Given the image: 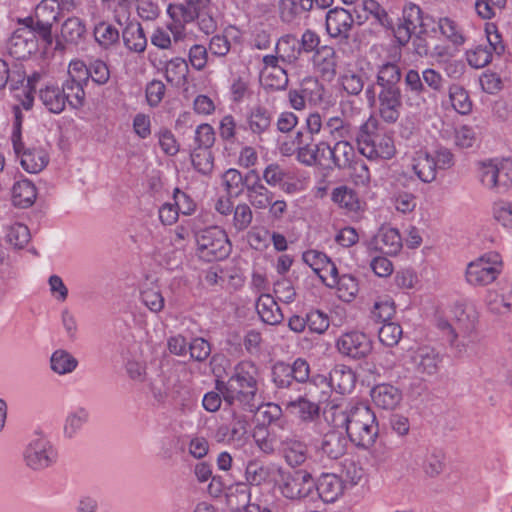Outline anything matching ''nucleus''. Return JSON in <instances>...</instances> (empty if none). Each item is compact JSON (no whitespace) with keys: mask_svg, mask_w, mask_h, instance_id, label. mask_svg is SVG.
<instances>
[{"mask_svg":"<svg viewBox=\"0 0 512 512\" xmlns=\"http://www.w3.org/2000/svg\"><path fill=\"white\" fill-rule=\"evenodd\" d=\"M338 351L352 359H362L372 351V342L368 336L359 331L343 333L336 343Z\"/></svg>","mask_w":512,"mask_h":512,"instance_id":"obj_16","label":"nucleus"},{"mask_svg":"<svg viewBox=\"0 0 512 512\" xmlns=\"http://www.w3.org/2000/svg\"><path fill=\"white\" fill-rule=\"evenodd\" d=\"M250 175H253V179L251 182H246L248 204L255 210H266L275 193L261 181L257 170L251 169Z\"/></svg>","mask_w":512,"mask_h":512,"instance_id":"obj_19","label":"nucleus"},{"mask_svg":"<svg viewBox=\"0 0 512 512\" xmlns=\"http://www.w3.org/2000/svg\"><path fill=\"white\" fill-rule=\"evenodd\" d=\"M275 487L289 500H300L310 496L315 488L312 475L305 470L290 472L280 467L275 478Z\"/></svg>","mask_w":512,"mask_h":512,"instance_id":"obj_9","label":"nucleus"},{"mask_svg":"<svg viewBox=\"0 0 512 512\" xmlns=\"http://www.w3.org/2000/svg\"><path fill=\"white\" fill-rule=\"evenodd\" d=\"M38 97L47 111L62 113L66 106L77 109L84 104L85 91L79 79L67 78L62 85L48 82L38 91Z\"/></svg>","mask_w":512,"mask_h":512,"instance_id":"obj_4","label":"nucleus"},{"mask_svg":"<svg viewBox=\"0 0 512 512\" xmlns=\"http://www.w3.org/2000/svg\"><path fill=\"white\" fill-rule=\"evenodd\" d=\"M449 99L452 107L460 114L466 115L472 109V102L470 101L467 91L458 84H453L449 87Z\"/></svg>","mask_w":512,"mask_h":512,"instance_id":"obj_48","label":"nucleus"},{"mask_svg":"<svg viewBox=\"0 0 512 512\" xmlns=\"http://www.w3.org/2000/svg\"><path fill=\"white\" fill-rule=\"evenodd\" d=\"M85 23L78 17H69L61 26V38L68 44L78 45L86 38Z\"/></svg>","mask_w":512,"mask_h":512,"instance_id":"obj_38","label":"nucleus"},{"mask_svg":"<svg viewBox=\"0 0 512 512\" xmlns=\"http://www.w3.org/2000/svg\"><path fill=\"white\" fill-rule=\"evenodd\" d=\"M215 132L210 124L204 123L199 125L195 130L194 149H208L214 145Z\"/></svg>","mask_w":512,"mask_h":512,"instance_id":"obj_62","label":"nucleus"},{"mask_svg":"<svg viewBox=\"0 0 512 512\" xmlns=\"http://www.w3.org/2000/svg\"><path fill=\"white\" fill-rule=\"evenodd\" d=\"M278 450L291 467L301 466L308 459L307 445L293 437L279 438Z\"/></svg>","mask_w":512,"mask_h":512,"instance_id":"obj_24","label":"nucleus"},{"mask_svg":"<svg viewBox=\"0 0 512 512\" xmlns=\"http://www.w3.org/2000/svg\"><path fill=\"white\" fill-rule=\"evenodd\" d=\"M350 140L351 139L336 141L333 146L329 144L327 155L334 167L346 169L352 166V163L355 161L356 152Z\"/></svg>","mask_w":512,"mask_h":512,"instance_id":"obj_30","label":"nucleus"},{"mask_svg":"<svg viewBox=\"0 0 512 512\" xmlns=\"http://www.w3.org/2000/svg\"><path fill=\"white\" fill-rule=\"evenodd\" d=\"M258 368L251 361H243L234 368V373L227 381L217 380L215 389L222 396L225 406H239L254 413L260 407L258 399Z\"/></svg>","mask_w":512,"mask_h":512,"instance_id":"obj_2","label":"nucleus"},{"mask_svg":"<svg viewBox=\"0 0 512 512\" xmlns=\"http://www.w3.org/2000/svg\"><path fill=\"white\" fill-rule=\"evenodd\" d=\"M303 260L317 275H320L323 269H328L331 273H336V265L323 252L308 250L303 253Z\"/></svg>","mask_w":512,"mask_h":512,"instance_id":"obj_45","label":"nucleus"},{"mask_svg":"<svg viewBox=\"0 0 512 512\" xmlns=\"http://www.w3.org/2000/svg\"><path fill=\"white\" fill-rule=\"evenodd\" d=\"M48 155L42 149L31 148L21 154V166L28 173H39L48 164Z\"/></svg>","mask_w":512,"mask_h":512,"instance_id":"obj_40","label":"nucleus"},{"mask_svg":"<svg viewBox=\"0 0 512 512\" xmlns=\"http://www.w3.org/2000/svg\"><path fill=\"white\" fill-rule=\"evenodd\" d=\"M424 29L423 12L420 6L412 2L406 3L402 9L397 26L393 30L399 46H406L414 33Z\"/></svg>","mask_w":512,"mask_h":512,"instance_id":"obj_14","label":"nucleus"},{"mask_svg":"<svg viewBox=\"0 0 512 512\" xmlns=\"http://www.w3.org/2000/svg\"><path fill=\"white\" fill-rule=\"evenodd\" d=\"M371 314L375 320L386 323L395 314L394 302L388 297L379 299L374 303Z\"/></svg>","mask_w":512,"mask_h":512,"instance_id":"obj_63","label":"nucleus"},{"mask_svg":"<svg viewBox=\"0 0 512 512\" xmlns=\"http://www.w3.org/2000/svg\"><path fill=\"white\" fill-rule=\"evenodd\" d=\"M193 167L203 175H208L214 167V158L211 150L193 149L191 153Z\"/></svg>","mask_w":512,"mask_h":512,"instance_id":"obj_54","label":"nucleus"},{"mask_svg":"<svg viewBox=\"0 0 512 512\" xmlns=\"http://www.w3.org/2000/svg\"><path fill=\"white\" fill-rule=\"evenodd\" d=\"M122 39L125 47L134 53H142L147 46V38L140 23H128L122 32Z\"/></svg>","mask_w":512,"mask_h":512,"instance_id":"obj_33","label":"nucleus"},{"mask_svg":"<svg viewBox=\"0 0 512 512\" xmlns=\"http://www.w3.org/2000/svg\"><path fill=\"white\" fill-rule=\"evenodd\" d=\"M253 175H250V171L243 176L237 169H228L222 176L223 185L229 195L238 196L242 187L246 189V182H251Z\"/></svg>","mask_w":512,"mask_h":512,"instance_id":"obj_44","label":"nucleus"},{"mask_svg":"<svg viewBox=\"0 0 512 512\" xmlns=\"http://www.w3.org/2000/svg\"><path fill=\"white\" fill-rule=\"evenodd\" d=\"M37 198V189L28 179H22L14 183L12 187V202L16 207H31Z\"/></svg>","mask_w":512,"mask_h":512,"instance_id":"obj_35","label":"nucleus"},{"mask_svg":"<svg viewBox=\"0 0 512 512\" xmlns=\"http://www.w3.org/2000/svg\"><path fill=\"white\" fill-rule=\"evenodd\" d=\"M275 53L281 58L282 64H293L301 54L300 42L294 35H284L277 41Z\"/></svg>","mask_w":512,"mask_h":512,"instance_id":"obj_36","label":"nucleus"},{"mask_svg":"<svg viewBox=\"0 0 512 512\" xmlns=\"http://www.w3.org/2000/svg\"><path fill=\"white\" fill-rule=\"evenodd\" d=\"M312 136H303L300 151L297 154V161L308 167L322 165L323 160L327 159L329 150L328 142L313 143Z\"/></svg>","mask_w":512,"mask_h":512,"instance_id":"obj_22","label":"nucleus"},{"mask_svg":"<svg viewBox=\"0 0 512 512\" xmlns=\"http://www.w3.org/2000/svg\"><path fill=\"white\" fill-rule=\"evenodd\" d=\"M222 420L223 423L215 432L217 442L227 444L243 442L249 426L246 415L240 412L235 405L225 406Z\"/></svg>","mask_w":512,"mask_h":512,"instance_id":"obj_11","label":"nucleus"},{"mask_svg":"<svg viewBox=\"0 0 512 512\" xmlns=\"http://www.w3.org/2000/svg\"><path fill=\"white\" fill-rule=\"evenodd\" d=\"M330 386L340 394L350 393L356 383V375L354 371L344 365H335L329 373Z\"/></svg>","mask_w":512,"mask_h":512,"instance_id":"obj_31","label":"nucleus"},{"mask_svg":"<svg viewBox=\"0 0 512 512\" xmlns=\"http://www.w3.org/2000/svg\"><path fill=\"white\" fill-rule=\"evenodd\" d=\"M315 488L324 502L333 503L343 494L344 484L336 474L323 473L315 484Z\"/></svg>","mask_w":512,"mask_h":512,"instance_id":"obj_27","label":"nucleus"},{"mask_svg":"<svg viewBox=\"0 0 512 512\" xmlns=\"http://www.w3.org/2000/svg\"><path fill=\"white\" fill-rule=\"evenodd\" d=\"M353 24L352 14L344 8L336 7L326 14V30L332 38L347 39Z\"/></svg>","mask_w":512,"mask_h":512,"instance_id":"obj_21","label":"nucleus"},{"mask_svg":"<svg viewBox=\"0 0 512 512\" xmlns=\"http://www.w3.org/2000/svg\"><path fill=\"white\" fill-rule=\"evenodd\" d=\"M89 413L84 408H78L77 410L68 414L65 419L63 433L66 438H74L83 425L88 421Z\"/></svg>","mask_w":512,"mask_h":512,"instance_id":"obj_46","label":"nucleus"},{"mask_svg":"<svg viewBox=\"0 0 512 512\" xmlns=\"http://www.w3.org/2000/svg\"><path fill=\"white\" fill-rule=\"evenodd\" d=\"M198 256L207 262L223 260L231 252V244L224 230L217 226L206 228L196 236Z\"/></svg>","mask_w":512,"mask_h":512,"instance_id":"obj_8","label":"nucleus"},{"mask_svg":"<svg viewBox=\"0 0 512 512\" xmlns=\"http://www.w3.org/2000/svg\"><path fill=\"white\" fill-rule=\"evenodd\" d=\"M278 470L280 466L276 465H264L258 461H249L246 470L245 477L249 484L254 486H260L269 481L275 483V478L278 476Z\"/></svg>","mask_w":512,"mask_h":512,"instance_id":"obj_28","label":"nucleus"},{"mask_svg":"<svg viewBox=\"0 0 512 512\" xmlns=\"http://www.w3.org/2000/svg\"><path fill=\"white\" fill-rule=\"evenodd\" d=\"M300 91L310 102L316 103L322 100L324 88L316 78L305 77L301 82Z\"/></svg>","mask_w":512,"mask_h":512,"instance_id":"obj_64","label":"nucleus"},{"mask_svg":"<svg viewBox=\"0 0 512 512\" xmlns=\"http://www.w3.org/2000/svg\"><path fill=\"white\" fill-rule=\"evenodd\" d=\"M376 249L383 254L394 256L402 249V238L397 229L382 227L375 237Z\"/></svg>","mask_w":512,"mask_h":512,"instance_id":"obj_32","label":"nucleus"},{"mask_svg":"<svg viewBox=\"0 0 512 512\" xmlns=\"http://www.w3.org/2000/svg\"><path fill=\"white\" fill-rule=\"evenodd\" d=\"M7 241L16 248H23L30 240L28 227L21 223H14L7 229Z\"/></svg>","mask_w":512,"mask_h":512,"instance_id":"obj_60","label":"nucleus"},{"mask_svg":"<svg viewBox=\"0 0 512 512\" xmlns=\"http://www.w3.org/2000/svg\"><path fill=\"white\" fill-rule=\"evenodd\" d=\"M438 28L441 34L454 45H462L465 38L459 25L448 17L440 18Z\"/></svg>","mask_w":512,"mask_h":512,"instance_id":"obj_55","label":"nucleus"},{"mask_svg":"<svg viewBox=\"0 0 512 512\" xmlns=\"http://www.w3.org/2000/svg\"><path fill=\"white\" fill-rule=\"evenodd\" d=\"M377 121L372 117L360 122L357 134L359 152L368 159H391L396 153L392 136L376 130Z\"/></svg>","mask_w":512,"mask_h":512,"instance_id":"obj_6","label":"nucleus"},{"mask_svg":"<svg viewBox=\"0 0 512 512\" xmlns=\"http://www.w3.org/2000/svg\"><path fill=\"white\" fill-rule=\"evenodd\" d=\"M348 448L347 435L339 430L331 429L324 434L320 451L331 460H337L346 454Z\"/></svg>","mask_w":512,"mask_h":512,"instance_id":"obj_25","label":"nucleus"},{"mask_svg":"<svg viewBox=\"0 0 512 512\" xmlns=\"http://www.w3.org/2000/svg\"><path fill=\"white\" fill-rule=\"evenodd\" d=\"M50 366L56 374L65 375L77 368L78 360L68 351L58 349L53 352L50 358Z\"/></svg>","mask_w":512,"mask_h":512,"instance_id":"obj_42","label":"nucleus"},{"mask_svg":"<svg viewBox=\"0 0 512 512\" xmlns=\"http://www.w3.org/2000/svg\"><path fill=\"white\" fill-rule=\"evenodd\" d=\"M256 310L261 320L270 325L279 324L284 318L277 302L269 294H262L258 298Z\"/></svg>","mask_w":512,"mask_h":512,"instance_id":"obj_34","label":"nucleus"},{"mask_svg":"<svg viewBox=\"0 0 512 512\" xmlns=\"http://www.w3.org/2000/svg\"><path fill=\"white\" fill-rule=\"evenodd\" d=\"M358 114L360 111L348 114L341 105L339 115H332L324 119L318 112L310 113L306 118V127L311 135H317L323 130L329 138L335 141L357 139V134L360 131V123L356 120Z\"/></svg>","mask_w":512,"mask_h":512,"instance_id":"obj_5","label":"nucleus"},{"mask_svg":"<svg viewBox=\"0 0 512 512\" xmlns=\"http://www.w3.org/2000/svg\"><path fill=\"white\" fill-rule=\"evenodd\" d=\"M304 390V394L299 395L295 399H292L291 397L287 398L284 393L282 395V403L291 411V413L297 415L301 421L313 422L318 419L320 415V407L318 404L319 399H317L315 395L317 387L314 383H308L304 386Z\"/></svg>","mask_w":512,"mask_h":512,"instance_id":"obj_12","label":"nucleus"},{"mask_svg":"<svg viewBox=\"0 0 512 512\" xmlns=\"http://www.w3.org/2000/svg\"><path fill=\"white\" fill-rule=\"evenodd\" d=\"M7 49L9 54L18 60L30 56L37 50V40L33 30L28 28L17 29L10 37Z\"/></svg>","mask_w":512,"mask_h":512,"instance_id":"obj_20","label":"nucleus"},{"mask_svg":"<svg viewBox=\"0 0 512 512\" xmlns=\"http://www.w3.org/2000/svg\"><path fill=\"white\" fill-rule=\"evenodd\" d=\"M494 55L495 53L484 43H480L467 50L466 60L471 67L480 69L487 66L493 60Z\"/></svg>","mask_w":512,"mask_h":512,"instance_id":"obj_47","label":"nucleus"},{"mask_svg":"<svg viewBox=\"0 0 512 512\" xmlns=\"http://www.w3.org/2000/svg\"><path fill=\"white\" fill-rule=\"evenodd\" d=\"M287 176L286 170L278 163H270L267 165L260 176L261 181L270 188L283 186Z\"/></svg>","mask_w":512,"mask_h":512,"instance_id":"obj_53","label":"nucleus"},{"mask_svg":"<svg viewBox=\"0 0 512 512\" xmlns=\"http://www.w3.org/2000/svg\"><path fill=\"white\" fill-rule=\"evenodd\" d=\"M371 398L373 403L380 408L391 410L401 402V391L391 384H379L372 388Z\"/></svg>","mask_w":512,"mask_h":512,"instance_id":"obj_29","label":"nucleus"},{"mask_svg":"<svg viewBox=\"0 0 512 512\" xmlns=\"http://www.w3.org/2000/svg\"><path fill=\"white\" fill-rule=\"evenodd\" d=\"M57 6L58 4L56 0H43L37 5L33 19L53 25L57 21L59 15Z\"/></svg>","mask_w":512,"mask_h":512,"instance_id":"obj_59","label":"nucleus"},{"mask_svg":"<svg viewBox=\"0 0 512 512\" xmlns=\"http://www.w3.org/2000/svg\"><path fill=\"white\" fill-rule=\"evenodd\" d=\"M342 88L350 95H358L364 87L363 72L356 67L347 65L339 75Z\"/></svg>","mask_w":512,"mask_h":512,"instance_id":"obj_39","label":"nucleus"},{"mask_svg":"<svg viewBox=\"0 0 512 512\" xmlns=\"http://www.w3.org/2000/svg\"><path fill=\"white\" fill-rule=\"evenodd\" d=\"M413 170L417 177L424 183L434 181L437 175L434 157L427 151L420 150L416 152L413 159Z\"/></svg>","mask_w":512,"mask_h":512,"instance_id":"obj_37","label":"nucleus"},{"mask_svg":"<svg viewBox=\"0 0 512 512\" xmlns=\"http://www.w3.org/2000/svg\"><path fill=\"white\" fill-rule=\"evenodd\" d=\"M441 361L442 358L436 349L422 346L409 353L408 364L419 378L425 379L439 371Z\"/></svg>","mask_w":512,"mask_h":512,"instance_id":"obj_15","label":"nucleus"},{"mask_svg":"<svg viewBox=\"0 0 512 512\" xmlns=\"http://www.w3.org/2000/svg\"><path fill=\"white\" fill-rule=\"evenodd\" d=\"M315 63L323 77L331 80L336 75V53L332 47H322L315 55Z\"/></svg>","mask_w":512,"mask_h":512,"instance_id":"obj_41","label":"nucleus"},{"mask_svg":"<svg viewBox=\"0 0 512 512\" xmlns=\"http://www.w3.org/2000/svg\"><path fill=\"white\" fill-rule=\"evenodd\" d=\"M335 288L337 289L338 297L345 301H352L358 292V282L356 278L350 274H343L336 279Z\"/></svg>","mask_w":512,"mask_h":512,"instance_id":"obj_49","label":"nucleus"},{"mask_svg":"<svg viewBox=\"0 0 512 512\" xmlns=\"http://www.w3.org/2000/svg\"><path fill=\"white\" fill-rule=\"evenodd\" d=\"M402 72L396 61H387L377 68L376 83L365 90L370 107H377L380 118L393 124L398 121L402 108L400 81Z\"/></svg>","mask_w":512,"mask_h":512,"instance_id":"obj_1","label":"nucleus"},{"mask_svg":"<svg viewBox=\"0 0 512 512\" xmlns=\"http://www.w3.org/2000/svg\"><path fill=\"white\" fill-rule=\"evenodd\" d=\"M382 344L393 347L398 344L402 337V328L399 324L387 322L382 325L378 332Z\"/></svg>","mask_w":512,"mask_h":512,"instance_id":"obj_61","label":"nucleus"},{"mask_svg":"<svg viewBox=\"0 0 512 512\" xmlns=\"http://www.w3.org/2000/svg\"><path fill=\"white\" fill-rule=\"evenodd\" d=\"M209 0H186V5H179L173 8V13L179 15L181 20L189 23L195 20L200 11H204Z\"/></svg>","mask_w":512,"mask_h":512,"instance_id":"obj_50","label":"nucleus"},{"mask_svg":"<svg viewBox=\"0 0 512 512\" xmlns=\"http://www.w3.org/2000/svg\"><path fill=\"white\" fill-rule=\"evenodd\" d=\"M232 225L236 231L246 230L252 222L253 212L248 203H239L233 209Z\"/></svg>","mask_w":512,"mask_h":512,"instance_id":"obj_57","label":"nucleus"},{"mask_svg":"<svg viewBox=\"0 0 512 512\" xmlns=\"http://www.w3.org/2000/svg\"><path fill=\"white\" fill-rule=\"evenodd\" d=\"M455 332L458 333V342H465L468 348L479 342V336L476 331L478 322L477 313L471 308L459 307L455 311Z\"/></svg>","mask_w":512,"mask_h":512,"instance_id":"obj_17","label":"nucleus"},{"mask_svg":"<svg viewBox=\"0 0 512 512\" xmlns=\"http://www.w3.org/2000/svg\"><path fill=\"white\" fill-rule=\"evenodd\" d=\"M482 185L496 192H506L512 186V159L495 158L478 163Z\"/></svg>","mask_w":512,"mask_h":512,"instance_id":"obj_7","label":"nucleus"},{"mask_svg":"<svg viewBox=\"0 0 512 512\" xmlns=\"http://www.w3.org/2000/svg\"><path fill=\"white\" fill-rule=\"evenodd\" d=\"M428 92L423 78L415 69H409L404 75V99L407 106L419 109L426 104Z\"/></svg>","mask_w":512,"mask_h":512,"instance_id":"obj_18","label":"nucleus"},{"mask_svg":"<svg viewBox=\"0 0 512 512\" xmlns=\"http://www.w3.org/2000/svg\"><path fill=\"white\" fill-rule=\"evenodd\" d=\"M310 11V0H279L277 4L279 19L289 25H298L302 15Z\"/></svg>","mask_w":512,"mask_h":512,"instance_id":"obj_26","label":"nucleus"},{"mask_svg":"<svg viewBox=\"0 0 512 512\" xmlns=\"http://www.w3.org/2000/svg\"><path fill=\"white\" fill-rule=\"evenodd\" d=\"M329 421L334 428L345 430L349 440L362 448L372 446L379 433L374 412L364 404L352 405L345 409L332 407Z\"/></svg>","mask_w":512,"mask_h":512,"instance_id":"obj_3","label":"nucleus"},{"mask_svg":"<svg viewBox=\"0 0 512 512\" xmlns=\"http://www.w3.org/2000/svg\"><path fill=\"white\" fill-rule=\"evenodd\" d=\"M501 259L497 253H487L471 262L466 269V280L474 286L492 283L498 276Z\"/></svg>","mask_w":512,"mask_h":512,"instance_id":"obj_13","label":"nucleus"},{"mask_svg":"<svg viewBox=\"0 0 512 512\" xmlns=\"http://www.w3.org/2000/svg\"><path fill=\"white\" fill-rule=\"evenodd\" d=\"M189 71L188 64L184 58L175 57L167 62L165 76L168 82L179 84L186 79Z\"/></svg>","mask_w":512,"mask_h":512,"instance_id":"obj_51","label":"nucleus"},{"mask_svg":"<svg viewBox=\"0 0 512 512\" xmlns=\"http://www.w3.org/2000/svg\"><path fill=\"white\" fill-rule=\"evenodd\" d=\"M332 200L340 208L349 212H357L361 209V202L355 191L347 186H340L333 190Z\"/></svg>","mask_w":512,"mask_h":512,"instance_id":"obj_43","label":"nucleus"},{"mask_svg":"<svg viewBox=\"0 0 512 512\" xmlns=\"http://www.w3.org/2000/svg\"><path fill=\"white\" fill-rule=\"evenodd\" d=\"M445 468V454L440 450L430 452L423 463L425 474L431 478L440 475Z\"/></svg>","mask_w":512,"mask_h":512,"instance_id":"obj_56","label":"nucleus"},{"mask_svg":"<svg viewBox=\"0 0 512 512\" xmlns=\"http://www.w3.org/2000/svg\"><path fill=\"white\" fill-rule=\"evenodd\" d=\"M23 459L27 467L34 471H41L57 462L58 452L47 437L36 434L26 445Z\"/></svg>","mask_w":512,"mask_h":512,"instance_id":"obj_10","label":"nucleus"},{"mask_svg":"<svg viewBox=\"0 0 512 512\" xmlns=\"http://www.w3.org/2000/svg\"><path fill=\"white\" fill-rule=\"evenodd\" d=\"M95 40L102 47H109L119 41V31L108 22H100L94 28Z\"/></svg>","mask_w":512,"mask_h":512,"instance_id":"obj_52","label":"nucleus"},{"mask_svg":"<svg viewBox=\"0 0 512 512\" xmlns=\"http://www.w3.org/2000/svg\"><path fill=\"white\" fill-rule=\"evenodd\" d=\"M272 119V112L260 104L250 107L245 116L247 129L260 139L263 134L270 131Z\"/></svg>","mask_w":512,"mask_h":512,"instance_id":"obj_23","label":"nucleus"},{"mask_svg":"<svg viewBox=\"0 0 512 512\" xmlns=\"http://www.w3.org/2000/svg\"><path fill=\"white\" fill-rule=\"evenodd\" d=\"M231 100L241 103L252 95L251 82L248 77L238 76L233 79L230 86Z\"/></svg>","mask_w":512,"mask_h":512,"instance_id":"obj_58","label":"nucleus"}]
</instances>
